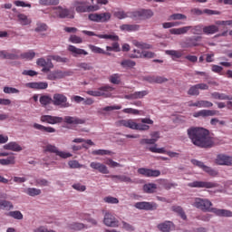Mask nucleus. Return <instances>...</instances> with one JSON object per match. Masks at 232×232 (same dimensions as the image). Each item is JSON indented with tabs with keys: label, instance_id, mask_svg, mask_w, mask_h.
I'll use <instances>...</instances> for the list:
<instances>
[{
	"label": "nucleus",
	"instance_id": "f257e3e1",
	"mask_svg": "<svg viewBox=\"0 0 232 232\" xmlns=\"http://www.w3.org/2000/svg\"><path fill=\"white\" fill-rule=\"evenodd\" d=\"M187 133L194 146L198 148L213 147V140L209 137V130L202 127H191L188 129Z\"/></svg>",
	"mask_w": 232,
	"mask_h": 232
},
{
	"label": "nucleus",
	"instance_id": "f03ea898",
	"mask_svg": "<svg viewBox=\"0 0 232 232\" xmlns=\"http://www.w3.org/2000/svg\"><path fill=\"white\" fill-rule=\"evenodd\" d=\"M192 206L201 211L215 213L217 217H232L231 210L211 208L213 203L208 198H196Z\"/></svg>",
	"mask_w": 232,
	"mask_h": 232
},
{
	"label": "nucleus",
	"instance_id": "7ed1b4c3",
	"mask_svg": "<svg viewBox=\"0 0 232 232\" xmlns=\"http://www.w3.org/2000/svg\"><path fill=\"white\" fill-rule=\"evenodd\" d=\"M191 31V34L194 35H202V33L204 32V26L202 25H186L179 28H171L169 29V34L171 35H186L188 31Z\"/></svg>",
	"mask_w": 232,
	"mask_h": 232
},
{
	"label": "nucleus",
	"instance_id": "20e7f679",
	"mask_svg": "<svg viewBox=\"0 0 232 232\" xmlns=\"http://www.w3.org/2000/svg\"><path fill=\"white\" fill-rule=\"evenodd\" d=\"M74 8L78 14H86L90 12H97L101 10V5H89L86 0H78L74 2Z\"/></svg>",
	"mask_w": 232,
	"mask_h": 232
},
{
	"label": "nucleus",
	"instance_id": "39448f33",
	"mask_svg": "<svg viewBox=\"0 0 232 232\" xmlns=\"http://www.w3.org/2000/svg\"><path fill=\"white\" fill-rule=\"evenodd\" d=\"M153 17V11L150 9H140L132 12L133 21H146V19H151Z\"/></svg>",
	"mask_w": 232,
	"mask_h": 232
},
{
	"label": "nucleus",
	"instance_id": "423d86ee",
	"mask_svg": "<svg viewBox=\"0 0 232 232\" xmlns=\"http://www.w3.org/2000/svg\"><path fill=\"white\" fill-rule=\"evenodd\" d=\"M113 92V87L110 85H105L100 87L97 91H87V95H91L92 97H110Z\"/></svg>",
	"mask_w": 232,
	"mask_h": 232
},
{
	"label": "nucleus",
	"instance_id": "0eeeda50",
	"mask_svg": "<svg viewBox=\"0 0 232 232\" xmlns=\"http://www.w3.org/2000/svg\"><path fill=\"white\" fill-rule=\"evenodd\" d=\"M53 106H59V108H70L72 104L68 102V97L62 93H55L53 96Z\"/></svg>",
	"mask_w": 232,
	"mask_h": 232
},
{
	"label": "nucleus",
	"instance_id": "6e6552de",
	"mask_svg": "<svg viewBox=\"0 0 232 232\" xmlns=\"http://www.w3.org/2000/svg\"><path fill=\"white\" fill-rule=\"evenodd\" d=\"M44 153H55V155L61 157V159H70V157H72V153L60 151L55 145L52 144H47L45 147H44Z\"/></svg>",
	"mask_w": 232,
	"mask_h": 232
},
{
	"label": "nucleus",
	"instance_id": "1a4fd4ad",
	"mask_svg": "<svg viewBox=\"0 0 232 232\" xmlns=\"http://www.w3.org/2000/svg\"><path fill=\"white\" fill-rule=\"evenodd\" d=\"M55 14H52V17H60V19H73V13H71L70 9L63 8L61 6L53 7Z\"/></svg>",
	"mask_w": 232,
	"mask_h": 232
},
{
	"label": "nucleus",
	"instance_id": "9d476101",
	"mask_svg": "<svg viewBox=\"0 0 232 232\" xmlns=\"http://www.w3.org/2000/svg\"><path fill=\"white\" fill-rule=\"evenodd\" d=\"M134 208H136V209H141L144 211H155L157 208H159V205L153 201L152 202L140 201V202L135 203Z\"/></svg>",
	"mask_w": 232,
	"mask_h": 232
},
{
	"label": "nucleus",
	"instance_id": "9b49d317",
	"mask_svg": "<svg viewBox=\"0 0 232 232\" xmlns=\"http://www.w3.org/2000/svg\"><path fill=\"white\" fill-rule=\"evenodd\" d=\"M200 36H192L187 37L185 40L180 42L181 48H195V46H198V41H200Z\"/></svg>",
	"mask_w": 232,
	"mask_h": 232
},
{
	"label": "nucleus",
	"instance_id": "f8f14e48",
	"mask_svg": "<svg viewBox=\"0 0 232 232\" xmlns=\"http://www.w3.org/2000/svg\"><path fill=\"white\" fill-rule=\"evenodd\" d=\"M191 162L192 164H194V166H198V168H200L201 169H203V171H205L211 177H217V175H218V172L217 170L206 166L202 161L192 160Z\"/></svg>",
	"mask_w": 232,
	"mask_h": 232
},
{
	"label": "nucleus",
	"instance_id": "ddd939ff",
	"mask_svg": "<svg viewBox=\"0 0 232 232\" xmlns=\"http://www.w3.org/2000/svg\"><path fill=\"white\" fill-rule=\"evenodd\" d=\"M36 64L43 68L42 72H44V73L50 72L52 68H53V63L50 59L39 58L36 61Z\"/></svg>",
	"mask_w": 232,
	"mask_h": 232
},
{
	"label": "nucleus",
	"instance_id": "4468645a",
	"mask_svg": "<svg viewBox=\"0 0 232 232\" xmlns=\"http://www.w3.org/2000/svg\"><path fill=\"white\" fill-rule=\"evenodd\" d=\"M82 34L88 35L89 37H98L99 39H110L111 41H118L119 37L115 34H97L92 31H82Z\"/></svg>",
	"mask_w": 232,
	"mask_h": 232
},
{
	"label": "nucleus",
	"instance_id": "2eb2a0df",
	"mask_svg": "<svg viewBox=\"0 0 232 232\" xmlns=\"http://www.w3.org/2000/svg\"><path fill=\"white\" fill-rule=\"evenodd\" d=\"M217 183L209 181H193L188 183V188H205L206 189H211L217 188Z\"/></svg>",
	"mask_w": 232,
	"mask_h": 232
},
{
	"label": "nucleus",
	"instance_id": "dca6fc26",
	"mask_svg": "<svg viewBox=\"0 0 232 232\" xmlns=\"http://www.w3.org/2000/svg\"><path fill=\"white\" fill-rule=\"evenodd\" d=\"M217 115H220V111L217 110H201L193 113V117H203L204 119H206V117H215Z\"/></svg>",
	"mask_w": 232,
	"mask_h": 232
},
{
	"label": "nucleus",
	"instance_id": "f3484780",
	"mask_svg": "<svg viewBox=\"0 0 232 232\" xmlns=\"http://www.w3.org/2000/svg\"><path fill=\"white\" fill-rule=\"evenodd\" d=\"M218 166H232V157L225 154H218L216 159Z\"/></svg>",
	"mask_w": 232,
	"mask_h": 232
},
{
	"label": "nucleus",
	"instance_id": "a211bd4d",
	"mask_svg": "<svg viewBox=\"0 0 232 232\" xmlns=\"http://www.w3.org/2000/svg\"><path fill=\"white\" fill-rule=\"evenodd\" d=\"M103 224L105 226H108L109 227H119V221L111 213H106L103 218Z\"/></svg>",
	"mask_w": 232,
	"mask_h": 232
},
{
	"label": "nucleus",
	"instance_id": "6ab92c4d",
	"mask_svg": "<svg viewBox=\"0 0 232 232\" xmlns=\"http://www.w3.org/2000/svg\"><path fill=\"white\" fill-rule=\"evenodd\" d=\"M139 175H142L143 177H160V170L140 168L138 169Z\"/></svg>",
	"mask_w": 232,
	"mask_h": 232
},
{
	"label": "nucleus",
	"instance_id": "aec40b11",
	"mask_svg": "<svg viewBox=\"0 0 232 232\" xmlns=\"http://www.w3.org/2000/svg\"><path fill=\"white\" fill-rule=\"evenodd\" d=\"M42 122H47V124H61L63 122V117L52 116V115H43L41 117Z\"/></svg>",
	"mask_w": 232,
	"mask_h": 232
},
{
	"label": "nucleus",
	"instance_id": "412c9836",
	"mask_svg": "<svg viewBox=\"0 0 232 232\" xmlns=\"http://www.w3.org/2000/svg\"><path fill=\"white\" fill-rule=\"evenodd\" d=\"M68 75V72H63L61 70H56L50 72L47 74L48 81H57L58 79H64Z\"/></svg>",
	"mask_w": 232,
	"mask_h": 232
},
{
	"label": "nucleus",
	"instance_id": "4be33fe9",
	"mask_svg": "<svg viewBox=\"0 0 232 232\" xmlns=\"http://www.w3.org/2000/svg\"><path fill=\"white\" fill-rule=\"evenodd\" d=\"M90 167L92 169H96V171H99V173H102V175H108V173H110L108 167L101 162L92 161L91 162Z\"/></svg>",
	"mask_w": 232,
	"mask_h": 232
},
{
	"label": "nucleus",
	"instance_id": "5701e85b",
	"mask_svg": "<svg viewBox=\"0 0 232 232\" xmlns=\"http://www.w3.org/2000/svg\"><path fill=\"white\" fill-rule=\"evenodd\" d=\"M63 122H65L66 124H84L86 122V120L81 119L77 116H65L63 118Z\"/></svg>",
	"mask_w": 232,
	"mask_h": 232
},
{
	"label": "nucleus",
	"instance_id": "b1692460",
	"mask_svg": "<svg viewBox=\"0 0 232 232\" xmlns=\"http://www.w3.org/2000/svg\"><path fill=\"white\" fill-rule=\"evenodd\" d=\"M26 88H31L32 90H46L48 88V82H27L25 84Z\"/></svg>",
	"mask_w": 232,
	"mask_h": 232
},
{
	"label": "nucleus",
	"instance_id": "393cba45",
	"mask_svg": "<svg viewBox=\"0 0 232 232\" xmlns=\"http://www.w3.org/2000/svg\"><path fill=\"white\" fill-rule=\"evenodd\" d=\"M188 106L190 107H196V108H212L213 106V102H209V101H198L196 102H190L188 104Z\"/></svg>",
	"mask_w": 232,
	"mask_h": 232
},
{
	"label": "nucleus",
	"instance_id": "a878e982",
	"mask_svg": "<svg viewBox=\"0 0 232 232\" xmlns=\"http://www.w3.org/2000/svg\"><path fill=\"white\" fill-rule=\"evenodd\" d=\"M148 91L135 92L134 93L125 95V99H128L129 101L143 99L144 97H146V95H148Z\"/></svg>",
	"mask_w": 232,
	"mask_h": 232
},
{
	"label": "nucleus",
	"instance_id": "bb28decb",
	"mask_svg": "<svg viewBox=\"0 0 232 232\" xmlns=\"http://www.w3.org/2000/svg\"><path fill=\"white\" fill-rule=\"evenodd\" d=\"M174 224L171 221H165L162 223H160L157 227L159 229V231L161 232H170L171 228L174 227Z\"/></svg>",
	"mask_w": 232,
	"mask_h": 232
},
{
	"label": "nucleus",
	"instance_id": "cd10ccee",
	"mask_svg": "<svg viewBox=\"0 0 232 232\" xmlns=\"http://www.w3.org/2000/svg\"><path fill=\"white\" fill-rule=\"evenodd\" d=\"M4 150H8L9 151H23V147H21V145H19L17 142L15 141H11L5 145H4Z\"/></svg>",
	"mask_w": 232,
	"mask_h": 232
},
{
	"label": "nucleus",
	"instance_id": "c85d7f7f",
	"mask_svg": "<svg viewBox=\"0 0 232 232\" xmlns=\"http://www.w3.org/2000/svg\"><path fill=\"white\" fill-rule=\"evenodd\" d=\"M114 17L116 19H126L130 17V19H133V12H124L122 10H118L113 12Z\"/></svg>",
	"mask_w": 232,
	"mask_h": 232
},
{
	"label": "nucleus",
	"instance_id": "c756f323",
	"mask_svg": "<svg viewBox=\"0 0 232 232\" xmlns=\"http://www.w3.org/2000/svg\"><path fill=\"white\" fill-rule=\"evenodd\" d=\"M120 126H124V128H130V130H136L137 129V122L135 120H121L119 121Z\"/></svg>",
	"mask_w": 232,
	"mask_h": 232
},
{
	"label": "nucleus",
	"instance_id": "7c9ffc66",
	"mask_svg": "<svg viewBox=\"0 0 232 232\" xmlns=\"http://www.w3.org/2000/svg\"><path fill=\"white\" fill-rule=\"evenodd\" d=\"M17 53H8L6 51H0V59H9L10 61H15L19 59Z\"/></svg>",
	"mask_w": 232,
	"mask_h": 232
},
{
	"label": "nucleus",
	"instance_id": "2f4dec72",
	"mask_svg": "<svg viewBox=\"0 0 232 232\" xmlns=\"http://www.w3.org/2000/svg\"><path fill=\"white\" fill-rule=\"evenodd\" d=\"M120 30H121V32H139L140 25L124 24L120 26Z\"/></svg>",
	"mask_w": 232,
	"mask_h": 232
},
{
	"label": "nucleus",
	"instance_id": "473e14b6",
	"mask_svg": "<svg viewBox=\"0 0 232 232\" xmlns=\"http://www.w3.org/2000/svg\"><path fill=\"white\" fill-rule=\"evenodd\" d=\"M68 50L72 53L73 57H77L78 55H88V52L84 49H79L74 45H69Z\"/></svg>",
	"mask_w": 232,
	"mask_h": 232
},
{
	"label": "nucleus",
	"instance_id": "72a5a7b5",
	"mask_svg": "<svg viewBox=\"0 0 232 232\" xmlns=\"http://www.w3.org/2000/svg\"><path fill=\"white\" fill-rule=\"evenodd\" d=\"M33 128H34V130H39L44 133H55V129H53V127H45L44 125H41L39 123H34L33 125Z\"/></svg>",
	"mask_w": 232,
	"mask_h": 232
},
{
	"label": "nucleus",
	"instance_id": "f704fd0d",
	"mask_svg": "<svg viewBox=\"0 0 232 232\" xmlns=\"http://www.w3.org/2000/svg\"><path fill=\"white\" fill-rule=\"evenodd\" d=\"M165 53L167 55H170L173 61H175V59H180L182 55H184V51L182 50H167Z\"/></svg>",
	"mask_w": 232,
	"mask_h": 232
},
{
	"label": "nucleus",
	"instance_id": "c9c22d12",
	"mask_svg": "<svg viewBox=\"0 0 232 232\" xmlns=\"http://www.w3.org/2000/svg\"><path fill=\"white\" fill-rule=\"evenodd\" d=\"M218 32V26L212 24L203 27V34L206 35H213V34H217Z\"/></svg>",
	"mask_w": 232,
	"mask_h": 232
},
{
	"label": "nucleus",
	"instance_id": "e433bc0d",
	"mask_svg": "<svg viewBox=\"0 0 232 232\" xmlns=\"http://www.w3.org/2000/svg\"><path fill=\"white\" fill-rule=\"evenodd\" d=\"M121 68H124L125 70H130L137 65V63L135 61L130 60V59H124L121 62Z\"/></svg>",
	"mask_w": 232,
	"mask_h": 232
},
{
	"label": "nucleus",
	"instance_id": "4c0bfd02",
	"mask_svg": "<svg viewBox=\"0 0 232 232\" xmlns=\"http://www.w3.org/2000/svg\"><path fill=\"white\" fill-rule=\"evenodd\" d=\"M188 16L180 13H175L169 16V21H186Z\"/></svg>",
	"mask_w": 232,
	"mask_h": 232
},
{
	"label": "nucleus",
	"instance_id": "58836bf2",
	"mask_svg": "<svg viewBox=\"0 0 232 232\" xmlns=\"http://www.w3.org/2000/svg\"><path fill=\"white\" fill-rule=\"evenodd\" d=\"M156 190H157V184L155 183H148L143 186L144 193H148L149 195H151V193H155Z\"/></svg>",
	"mask_w": 232,
	"mask_h": 232
},
{
	"label": "nucleus",
	"instance_id": "ea45409f",
	"mask_svg": "<svg viewBox=\"0 0 232 232\" xmlns=\"http://www.w3.org/2000/svg\"><path fill=\"white\" fill-rule=\"evenodd\" d=\"M171 209L174 211V213H178L180 216V218H182V220H188V216H186V212H184L182 207L172 206Z\"/></svg>",
	"mask_w": 232,
	"mask_h": 232
},
{
	"label": "nucleus",
	"instance_id": "a19ab883",
	"mask_svg": "<svg viewBox=\"0 0 232 232\" xmlns=\"http://www.w3.org/2000/svg\"><path fill=\"white\" fill-rule=\"evenodd\" d=\"M17 17L20 24H23V26H26L32 24V20L29 19L28 16L24 14H19Z\"/></svg>",
	"mask_w": 232,
	"mask_h": 232
},
{
	"label": "nucleus",
	"instance_id": "79ce46f5",
	"mask_svg": "<svg viewBox=\"0 0 232 232\" xmlns=\"http://www.w3.org/2000/svg\"><path fill=\"white\" fill-rule=\"evenodd\" d=\"M210 95L212 99H216L217 101H227V99H229V95L218 92H212Z\"/></svg>",
	"mask_w": 232,
	"mask_h": 232
},
{
	"label": "nucleus",
	"instance_id": "37998d69",
	"mask_svg": "<svg viewBox=\"0 0 232 232\" xmlns=\"http://www.w3.org/2000/svg\"><path fill=\"white\" fill-rule=\"evenodd\" d=\"M89 48L92 52V53H102V55H111V53H108V52L104 51L102 48L97 47L95 45L90 44Z\"/></svg>",
	"mask_w": 232,
	"mask_h": 232
},
{
	"label": "nucleus",
	"instance_id": "c03bdc74",
	"mask_svg": "<svg viewBox=\"0 0 232 232\" xmlns=\"http://www.w3.org/2000/svg\"><path fill=\"white\" fill-rule=\"evenodd\" d=\"M0 164L2 166H10V164H15V156H9L6 159H1Z\"/></svg>",
	"mask_w": 232,
	"mask_h": 232
},
{
	"label": "nucleus",
	"instance_id": "a18cd8bd",
	"mask_svg": "<svg viewBox=\"0 0 232 232\" xmlns=\"http://www.w3.org/2000/svg\"><path fill=\"white\" fill-rule=\"evenodd\" d=\"M132 44H134V46H137V48H140V50H150V49H151V45L150 44H144V43L139 42L137 40H134L132 42Z\"/></svg>",
	"mask_w": 232,
	"mask_h": 232
},
{
	"label": "nucleus",
	"instance_id": "49530a36",
	"mask_svg": "<svg viewBox=\"0 0 232 232\" xmlns=\"http://www.w3.org/2000/svg\"><path fill=\"white\" fill-rule=\"evenodd\" d=\"M0 209L10 211V209H14V205L8 200H0Z\"/></svg>",
	"mask_w": 232,
	"mask_h": 232
},
{
	"label": "nucleus",
	"instance_id": "de8ad7c7",
	"mask_svg": "<svg viewBox=\"0 0 232 232\" xmlns=\"http://www.w3.org/2000/svg\"><path fill=\"white\" fill-rule=\"evenodd\" d=\"M26 193L29 197H37L38 195H41L42 191L40 188H28Z\"/></svg>",
	"mask_w": 232,
	"mask_h": 232
},
{
	"label": "nucleus",
	"instance_id": "09e8293b",
	"mask_svg": "<svg viewBox=\"0 0 232 232\" xmlns=\"http://www.w3.org/2000/svg\"><path fill=\"white\" fill-rule=\"evenodd\" d=\"M53 99L48 95H43L40 97V103L42 106H48V104H52Z\"/></svg>",
	"mask_w": 232,
	"mask_h": 232
},
{
	"label": "nucleus",
	"instance_id": "8fccbe9b",
	"mask_svg": "<svg viewBox=\"0 0 232 232\" xmlns=\"http://www.w3.org/2000/svg\"><path fill=\"white\" fill-rule=\"evenodd\" d=\"M111 19V13H101L100 14V23H108Z\"/></svg>",
	"mask_w": 232,
	"mask_h": 232
},
{
	"label": "nucleus",
	"instance_id": "3c124183",
	"mask_svg": "<svg viewBox=\"0 0 232 232\" xmlns=\"http://www.w3.org/2000/svg\"><path fill=\"white\" fill-rule=\"evenodd\" d=\"M180 24H184L182 22H165L162 24V27L165 29L173 28L174 26H180Z\"/></svg>",
	"mask_w": 232,
	"mask_h": 232
},
{
	"label": "nucleus",
	"instance_id": "603ef678",
	"mask_svg": "<svg viewBox=\"0 0 232 232\" xmlns=\"http://www.w3.org/2000/svg\"><path fill=\"white\" fill-rule=\"evenodd\" d=\"M77 66L81 70H83V72H89L90 70H93V66H92V63H80L77 64Z\"/></svg>",
	"mask_w": 232,
	"mask_h": 232
},
{
	"label": "nucleus",
	"instance_id": "864d4df0",
	"mask_svg": "<svg viewBox=\"0 0 232 232\" xmlns=\"http://www.w3.org/2000/svg\"><path fill=\"white\" fill-rule=\"evenodd\" d=\"M34 57H35V52L34 51H29L20 54L21 59H28L29 61H32Z\"/></svg>",
	"mask_w": 232,
	"mask_h": 232
},
{
	"label": "nucleus",
	"instance_id": "5fc2aeb1",
	"mask_svg": "<svg viewBox=\"0 0 232 232\" xmlns=\"http://www.w3.org/2000/svg\"><path fill=\"white\" fill-rule=\"evenodd\" d=\"M70 229H73L74 231H81V229H84L86 226L82 223H72L69 225Z\"/></svg>",
	"mask_w": 232,
	"mask_h": 232
},
{
	"label": "nucleus",
	"instance_id": "6e6d98bb",
	"mask_svg": "<svg viewBox=\"0 0 232 232\" xmlns=\"http://www.w3.org/2000/svg\"><path fill=\"white\" fill-rule=\"evenodd\" d=\"M8 217H12L13 218H15L16 220H23V213L19 210L15 211H10L8 213Z\"/></svg>",
	"mask_w": 232,
	"mask_h": 232
},
{
	"label": "nucleus",
	"instance_id": "4d7b16f0",
	"mask_svg": "<svg viewBox=\"0 0 232 232\" xmlns=\"http://www.w3.org/2000/svg\"><path fill=\"white\" fill-rule=\"evenodd\" d=\"M68 166L71 168V169H78L80 168H84V165L79 163L77 160H70L68 162Z\"/></svg>",
	"mask_w": 232,
	"mask_h": 232
},
{
	"label": "nucleus",
	"instance_id": "13d9d810",
	"mask_svg": "<svg viewBox=\"0 0 232 232\" xmlns=\"http://www.w3.org/2000/svg\"><path fill=\"white\" fill-rule=\"evenodd\" d=\"M143 51L141 52L139 49H134L132 53L130 54L131 59H142Z\"/></svg>",
	"mask_w": 232,
	"mask_h": 232
},
{
	"label": "nucleus",
	"instance_id": "bf43d9fd",
	"mask_svg": "<svg viewBox=\"0 0 232 232\" xmlns=\"http://www.w3.org/2000/svg\"><path fill=\"white\" fill-rule=\"evenodd\" d=\"M110 82L112 84H121V74L115 73L110 76L109 78Z\"/></svg>",
	"mask_w": 232,
	"mask_h": 232
},
{
	"label": "nucleus",
	"instance_id": "052dcab7",
	"mask_svg": "<svg viewBox=\"0 0 232 232\" xmlns=\"http://www.w3.org/2000/svg\"><path fill=\"white\" fill-rule=\"evenodd\" d=\"M46 30H48V25L44 23L38 22L34 32H46Z\"/></svg>",
	"mask_w": 232,
	"mask_h": 232
},
{
	"label": "nucleus",
	"instance_id": "680f3d73",
	"mask_svg": "<svg viewBox=\"0 0 232 232\" xmlns=\"http://www.w3.org/2000/svg\"><path fill=\"white\" fill-rule=\"evenodd\" d=\"M105 164L107 166H110V168H122V165H121V163L113 161V160L111 159H108L107 160H105Z\"/></svg>",
	"mask_w": 232,
	"mask_h": 232
},
{
	"label": "nucleus",
	"instance_id": "e2e57ef3",
	"mask_svg": "<svg viewBox=\"0 0 232 232\" xmlns=\"http://www.w3.org/2000/svg\"><path fill=\"white\" fill-rule=\"evenodd\" d=\"M70 43H72L73 44H81L82 43V38L80 36H77L75 34H72L69 38Z\"/></svg>",
	"mask_w": 232,
	"mask_h": 232
},
{
	"label": "nucleus",
	"instance_id": "0e129e2a",
	"mask_svg": "<svg viewBox=\"0 0 232 232\" xmlns=\"http://www.w3.org/2000/svg\"><path fill=\"white\" fill-rule=\"evenodd\" d=\"M103 201L106 202V204H119V198L111 196L105 197Z\"/></svg>",
	"mask_w": 232,
	"mask_h": 232
},
{
	"label": "nucleus",
	"instance_id": "69168bd1",
	"mask_svg": "<svg viewBox=\"0 0 232 232\" xmlns=\"http://www.w3.org/2000/svg\"><path fill=\"white\" fill-rule=\"evenodd\" d=\"M121 106H107L99 111V113H104V111H113V110H121Z\"/></svg>",
	"mask_w": 232,
	"mask_h": 232
},
{
	"label": "nucleus",
	"instance_id": "338daca9",
	"mask_svg": "<svg viewBox=\"0 0 232 232\" xmlns=\"http://www.w3.org/2000/svg\"><path fill=\"white\" fill-rule=\"evenodd\" d=\"M188 95H200L198 85H193L189 88L188 92Z\"/></svg>",
	"mask_w": 232,
	"mask_h": 232
},
{
	"label": "nucleus",
	"instance_id": "774afa93",
	"mask_svg": "<svg viewBox=\"0 0 232 232\" xmlns=\"http://www.w3.org/2000/svg\"><path fill=\"white\" fill-rule=\"evenodd\" d=\"M4 93H19V89L14 87H4Z\"/></svg>",
	"mask_w": 232,
	"mask_h": 232
}]
</instances>
